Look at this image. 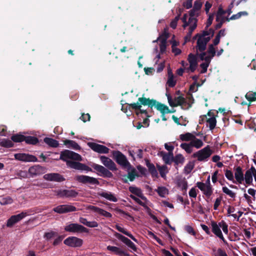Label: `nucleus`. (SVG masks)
Segmentation results:
<instances>
[{
	"label": "nucleus",
	"mask_w": 256,
	"mask_h": 256,
	"mask_svg": "<svg viewBox=\"0 0 256 256\" xmlns=\"http://www.w3.org/2000/svg\"><path fill=\"white\" fill-rule=\"evenodd\" d=\"M44 141L48 146L52 148H57L59 146L58 142L52 138H45Z\"/></svg>",
	"instance_id": "nucleus-28"
},
{
	"label": "nucleus",
	"mask_w": 256,
	"mask_h": 256,
	"mask_svg": "<svg viewBox=\"0 0 256 256\" xmlns=\"http://www.w3.org/2000/svg\"><path fill=\"white\" fill-rule=\"evenodd\" d=\"M234 177L236 182L239 184H242L244 180V174L240 166H238L235 168Z\"/></svg>",
	"instance_id": "nucleus-22"
},
{
	"label": "nucleus",
	"mask_w": 256,
	"mask_h": 256,
	"mask_svg": "<svg viewBox=\"0 0 256 256\" xmlns=\"http://www.w3.org/2000/svg\"><path fill=\"white\" fill-rule=\"evenodd\" d=\"M44 178L46 180L62 182L65 180L64 177L58 173H49L44 176Z\"/></svg>",
	"instance_id": "nucleus-17"
},
{
	"label": "nucleus",
	"mask_w": 256,
	"mask_h": 256,
	"mask_svg": "<svg viewBox=\"0 0 256 256\" xmlns=\"http://www.w3.org/2000/svg\"><path fill=\"white\" fill-rule=\"evenodd\" d=\"M130 198L134 200L136 203L139 204L140 206H143L144 208L146 209L147 210H150V208L146 206V204L143 202L140 199H139L138 198L136 197V196L131 194L130 195Z\"/></svg>",
	"instance_id": "nucleus-46"
},
{
	"label": "nucleus",
	"mask_w": 256,
	"mask_h": 256,
	"mask_svg": "<svg viewBox=\"0 0 256 256\" xmlns=\"http://www.w3.org/2000/svg\"><path fill=\"white\" fill-rule=\"evenodd\" d=\"M76 210L75 206L69 204L60 205L53 208V211L60 214L76 212Z\"/></svg>",
	"instance_id": "nucleus-13"
},
{
	"label": "nucleus",
	"mask_w": 256,
	"mask_h": 256,
	"mask_svg": "<svg viewBox=\"0 0 256 256\" xmlns=\"http://www.w3.org/2000/svg\"><path fill=\"white\" fill-rule=\"evenodd\" d=\"M169 37V34L167 32L166 29L164 28V32L160 34L157 40H154V42H156L158 40L160 41V42H163V40H164V42H166L167 39Z\"/></svg>",
	"instance_id": "nucleus-35"
},
{
	"label": "nucleus",
	"mask_w": 256,
	"mask_h": 256,
	"mask_svg": "<svg viewBox=\"0 0 256 256\" xmlns=\"http://www.w3.org/2000/svg\"><path fill=\"white\" fill-rule=\"evenodd\" d=\"M28 215L27 212H22L20 214L12 216L7 220L6 226L9 228L12 226Z\"/></svg>",
	"instance_id": "nucleus-10"
},
{
	"label": "nucleus",
	"mask_w": 256,
	"mask_h": 256,
	"mask_svg": "<svg viewBox=\"0 0 256 256\" xmlns=\"http://www.w3.org/2000/svg\"><path fill=\"white\" fill-rule=\"evenodd\" d=\"M16 160L25 162H36L38 158L34 156L24 153H18L14 155Z\"/></svg>",
	"instance_id": "nucleus-12"
},
{
	"label": "nucleus",
	"mask_w": 256,
	"mask_h": 256,
	"mask_svg": "<svg viewBox=\"0 0 256 256\" xmlns=\"http://www.w3.org/2000/svg\"><path fill=\"white\" fill-rule=\"evenodd\" d=\"M78 194V192L74 190H60L57 192V196L62 198H74L76 197Z\"/></svg>",
	"instance_id": "nucleus-16"
},
{
	"label": "nucleus",
	"mask_w": 256,
	"mask_h": 256,
	"mask_svg": "<svg viewBox=\"0 0 256 256\" xmlns=\"http://www.w3.org/2000/svg\"><path fill=\"white\" fill-rule=\"evenodd\" d=\"M206 52H208L210 54L208 56H210L211 59L216 55V50L212 44H210L208 46V50Z\"/></svg>",
	"instance_id": "nucleus-53"
},
{
	"label": "nucleus",
	"mask_w": 256,
	"mask_h": 256,
	"mask_svg": "<svg viewBox=\"0 0 256 256\" xmlns=\"http://www.w3.org/2000/svg\"><path fill=\"white\" fill-rule=\"evenodd\" d=\"M207 44L202 40V38L198 37L196 42V50L199 52H204L206 48Z\"/></svg>",
	"instance_id": "nucleus-25"
},
{
	"label": "nucleus",
	"mask_w": 256,
	"mask_h": 256,
	"mask_svg": "<svg viewBox=\"0 0 256 256\" xmlns=\"http://www.w3.org/2000/svg\"><path fill=\"white\" fill-rule=\"evenodd\" d=\"M212 154V150H210V146L208 145L202 149L194 152L192 155L194 158H196L200 162L206 161Z\"/></svg>",
	"instance_id": "nucleus-4"
},
{
	"label": "nucleus",
	"mask_w": 256,
	"mask_h": 256,
	"mask_svg": "<svg viewBox=\"0 0 256 256\" xmlns=\"http://www.w3.org/2000/svg\"><path fill=\"white\" fill-rule=\"evenodd\" d=\"M194 162H190L186 166H184V170L185 173L188 174H190L192 170L194 169Z\"/></svg>",
	"instance_id": "nucleus-48"
},
{
	"label": "nucleus",
	"mask_w": 256,
	"mask_h": 256,
	"mask_svg": "<svg viewBox=\"0 0 256 256\" xmlns=\"http://www.w3.org/2000/svg\"><path fill=\"white\" fill-rule=\"evenodd\" d=\"M180 146L188 154H190L192 151V146L191 142L190 144L182 143Z\"/></svg>",
	"instance_id": "nucleus-47"
},
{
	"label": "nucleus",
	"mask_w": 256,
	"mask_h": 256,
	"mask_svg": "<svg viewBox=\"0 0 256 256\" xmlns=\"http://www.w3.org/2000/svg\"><path fill=\"white\" fill-rule=\"evenodd\" d=\"M244 180H245V182L247 184H252L253 181L252 175V171H250V168L244 174Z\"/></svg>",
	"instance_id": "nucleus-31"
},
{
	"label": "nucleus",
	"mask_w": 256,
	"mask_h": 256,
	"mask_svg": "<svg viewBox=\"0 0 256 256\" xmlns=\"http://www.w3.org/2000/svg\"><path fill=\"white\" fill-rule=\"evenodd\" d=\"M66 232L72 233H88L89 230L82 225L76 223H72L64 227Z\"/></svg>",
	"instance_id": "nucleus-7"
},
{
	"label": "nucleus",
	"mask_w": 256,
	"mask_h": 256,
	"mask_svg": "<svg viewBox=\"0 0 256 256\" xmlns=\"http://www.w3.org/2000/svg\"><path fill=\"white\" fill-rule=\"evenodd\" d=\"M156 102V100L150 99V98L142 96L139 98L137 102L136 103L126 104H128L129 110L132 109L136 110H140V108H142V105L144 106H147L152 108Z\"/></svg>",
	"instance_id": "nucleus-3"
},
{
	"label": "nucleus",
	"mask_w": 256,
	"mask_h": 256,
	"mask_svg": "<svg viewBox=\"0 0 256 256\" xmlns=\"http://www.w3.org/2000/svg\"><path fill=\"white\" fill-rule=\"evenodd\" d=\"M157 168L160 172V176L163 178H165L166 174L168 172L166 171L167 166L164 165L162 166L157 165Z\"/></svg>",
	"instance_id": "nucleus-51"
},
{
	"label": "nucleus",
	"mask_w": 256,
	"mask_h": 256,
	"mask_svg": "<svg viewBox=\"0 0 256 256\" xmlns=\"http://www.w3.org/2000/svg\"><path fill=\"white\" fill-rule=\"evenodd\" d=\"M112 154L114 159L120 166L124 168L131 166L126 156L120 151L113 150Z\"/></svg>",
	"instance_id": "nucleus-6"
},
{
	"label": "nucleus",
	"mask_w": 256,
	"mask_h": 256,
	"mask_svg": "<svg viewBox=\"0 0 256 256\" xmlns=\"http://www.w3.org/2000/svg\"><path fill=\"white\" fill-rule=\"evenodd\" d=\"M12 199L8 196H7L5 198H2L0 200V204L1 205H6L8 204H10L12 202Z\"/></svg>",
	"instance_id": "nucleus-54"
},
{
	"label": "nucleus",
	"mask_w": 256,
	"mask_h": 256,
	"mask_svg": "<svg viewBox=\"0 0 256 256\" xmlns=\"http://www.w3.org/2000/svg\"><path fill=\"white\" fill-rule=\"evenodd\" d=\"M180 139L182 141H190L195 138V136L192 134L186 132L180 136Z\"/></svg>",
	"instance_id": "nucleus-37"
},
{
	"label": "nucleus",
	"mask_w": 256,
	"mask_h": 256,
	"mask_svg": "<svg viewBox=\"0 0 256 256\" xmlns=\"http://www.w3.org/2000/svg\"><path fill=\"white\" fill-rule=\"evenodd\" d=\"M200 54H198V51L196 50V55L198 56L201 60H204V62H208L209 61H211V58L208 56H206V52H201Z\"/></svg>",
	"instance_id": "nucleus-41"
},
{
	"label": "nucleus",
	"mask_w": 256,
	"mask_h": 256,
	"mask_svg": "<svg viewBox=\"0 0 256 256\" xmlns=\"http://www.w3.org/2000/svg\"><path fill=\"white\" fill-rule=\"evenodd\" d=\"M0 145L2 147L10 148L12 147L14 144L12 140L4 138L0 142Z\"/></svg>",
	"instance_id": "nucleus-42"
},
{
	"label": "nucleus",
	"mask_w": 256,
	"mask_h": 256,
	"mask_svg": "<svg viewBox=\"0 0 256 256\" xmlns=\"http://www.w3.org/2000/svg\"><path fill=\"white\" fill-rule=\"evenodd\" d=\"M107 250L120 256H130V254L128 252L116 246H107Z\"/></svg>",
	"instance_id": "nucleus-21"
},
{
	"label": "nucleus",
	"mask_w": 256,
	"mask_h": 256,
	"mask_svg": "<svg viewBox=\"0 0 256 256\" xmlns=\"http://www.w3.org/2000/svg\"><path fill=\"white\" fill-rule=\"evenodd\" d=\"M215 256H228V255L224 250L219 248L215 254Z\"/></svg>",
	"instance_id": "nucleus-64"
},
{
	"label": "nucleus",
	"mask_w": 256,
	"mask_h": 256,
	"mask_svg": "<svg viewBox=\"0 0 256 256\" xmlns=\"http://www.w3.org/2000/svg\"><path fill=\"white\" fill-rule=\"evenodd\" d=\"M186 231L192 236H196V232L194 230V228L190 226H186L184 228Z\"/></svg>",
	"instance_id": "nucleus-63"
},
{
	"label": "nucleus",
	"mask_w": 256,
	"mask_h": 256,
	"mask_svg": "<svg viewBox=\"0 0 256 256\" xmlns=\"http://www.w3.org/2000/svg\"><path fill=\"white\" fill-rule=\"evenodd\" d=\"M100 160L102 164L108 168L94 163L91 164V166L96 171L98 172V175L104 178H112L113 174L109 170L116 171L118 168L115 163L109 158L104 156H100Z\"/></svg>",
	"instance_id": "nucleus-2"
},
{
	"label": "nucleus",
	"mask_w": 256,
	"mask_h": 256,
	"mask_svg": "<svg viewBox=\"0 0 256 256\" xmlns=\"http://www.w3.org/2000/svg\"><path fill=\"white\" fill-rule=\"evenodd\" d=\"M134 156L136 155L138 158L142 159L143 158V151L142 150L136 148H134Z\"/></svg>",
	"instance_id": "nucleus-62"
},
{
	"label": "nucleus",
	"mask_w": 256,
	"mask_h": 256,
	"mask_svg": "<svg viewBox=\"0 0 256 256\" xmlns=\"http://www.w3.org/2000/svg\"><path fill=\"white\" fill-rule=\"evenodd\" d=\"M114 235L116 238L120 240L132 250L135 252L136 251L137 248L136 245L128 238L116 232H115Z\"/></svg>",
	"instance_id": "nucleus-18"
},
{
	"label": "nucleus",
	"mask_w": 256,
	"mask_h": 256,
	"mask_svg": "<svg viewBox=\"0 0 256 256\" xmlns=\"http://www.w3.org/2000/svg\"><path fill=\"white\" fill-rule=\"evenodd\" d=\"M28 215L27 212H22L20 214L12 216L7 220L6 226L9 228L12 226Z\"/></svg>",
	"instance_id": "nucleus-9"
},
{
	"label": "nucleus",
	"mask_w": 256,
	"mask_h": 256,
	"mask_svg": "<svg viewBox=\"0 0 256 256\" xmlns=\"http://www.w3.org/2000/svg\"><path fill=\"white\" fill-rule=\"evenodd\" d=\"M60 158L66 162L67 166L70 168L80 170L92 171V168L84 164L80 163L78 162L68 160V159H72L78 161H81L82 160V156L80 154L72 151L68 150H62L60 152Z\"/></svg>",
	"instance_id": "nucleus-1"
},
{
	"label": "nucleus",
	"mask_w": 256,
	"mask_h": 256,
	"mask_svg": "<svg viewBox=\"0 0 256 256\" xmlns=\"http://www.w3.org/2000/svg\"><path fill=\"white\" fill-rule=\"evenodd\" d=\"M196 55L192 53L188 54V61L190 63V64H196L198 65V62H197V58H196Z\"/></svg>",
	"instance_id": "nucleus-52"
},
{
	"label": "nucleus",
	"mask_w": 256,
	"mask_h": 256,
	"mask_svg": "<svg viewBox=\"0 0 256 256\" xmlns=\"http://www.w3.org/2000/svg\"><path fill=\"white\" fill-rule=\"evenodd\" d=\"M58 236V233L57 232L51 230L50 232H45L44 235V238L46 240H50L52 238H56Z\"/></svg>",
	"instance_id": "nucleus-39"
},
{
	"label": "nucleus",
	"mask_w": 256,
	"mask_h": 256,
	"mask_svg": "<svg viewBox=\"0 0 256 256\" xmlns=\"http://www.w3.org/2000/svg\"><path fill=\"white\" fill-rule=\"evenodd\" d=\"M64 144L68 148H71L74 150H80V146L74 141L70 140H66L64 141Z\"/></svg>",
	"instance_id": "nucleus-26"
},
{
	"label": "nucleus",
	"mask_w": 256,
	"mask_h": 256,
	"mask_svg": "<svg viewBox=\"0 0 256 256\" xmlns=\"http://www.w3.org/2000/svg\"><path fill=\"white\" fill-rule=\"evenodd\" d=\"M210 62V61L208 62H204L200 64V67L202 68V70L200 72L201 74L206 73L207 72L208 68L209 66V64Z\"/></svg>",
	"instance_id": "nucleus-59"
},
{
	"label": "nucleus",
	"mask_w": 256,
	"mask_h": 256,
	"mask_svg": "<svg viewBox=\"0 0 256 256\" xmlns=\"http://www.w3.org/2000/svg\"><path fill=\"white\" fill-rule=\"evenodd\" d=\"M64 238V236H58L56 237V238L52 242V245L54 246H56L58 245H59L62 242Z\"/></svg>",
	"instance_id": "nucleus-61"
},
{
	"label": "nucleus",
	"mask_w": 256,
	"mask_h": 256,
	"mask_svg": "<svg viewBox=\"0 0 256 256\" xmlns=\"http://www.w3.org/2000/svg\"><path fill=\"white\" fill-rule=\"evenodd\" d=\"M191 144H192V147L194 146L197 148H201L204 144L202 140L196 138L194 140H192Z\"/></svg>",
	"instance_id": "nucleus-49"
},
{
	"label": "nucleus",
	"mask_w": 256,
	"mask_h": 256,
	"mask_svg": "<svg viewBox=\"0 0 256 256\" xmlns=\"http://www.w3.org/2000/svg\"><path fill=\"white\" fill-rule=\"evenodd\" d=\"M222 190L223 192L228 195L231 198H234L236 196V193L229 190L226 186H223Z\"/></svg>",
	"instance_id": "nucleus-50"
},
{
	"label": "nucleus",
	"mask_w": 256,
	"mask_h": 256,
	"mask_svg": "<svg viewBox=\"0 0 256 256\" xmlns=\"http://www.w3.org/2000/svg\"><path fill=\"white\" fill-rule=\"evenodd\" d=\"M180 14H178V16H176L174 19H173L172 22L170 23V26L173 28L176 29L177 26V23L178 20L180 18Z\"/></svg>",
	"instance_id": "nucleus-57"
},
{
	"label": "nucleus",
	"mask_w": 256,
	"mask_h": 256,
	"mask_svg": "<svg viewBox=\"0 0 256 256\" xmlns=\"http://www.w3.org/2000/svg\"><path fill=\"white\" fill-rule=\"evenodd\" d=\"M246 98L252 102L256 100V92H249L245 95Z\"/></svg>",
	"instance_id": "nucleus-44"
},
{
	"label": "nucleus",
	"mask_w": 256,
	"mask_h": 256,
	"mask_svg": "<svg viewBox=\"0 0 256 256\" xmlns=\"http://www.w3.org/2000/svg\"><path fill=\"white\" fill-rule=\"evenodd\" d=\"M45 168L40 165H35L31 166L28 169V172L32 176L40 175L45 172Z\"/></svg>",
	"instance_id": "nucleus-19"
},
{
	"label": "nucleus",
	"mask_w": 256,
	"mask_h": 256,
	"mask_svg": "<svg viewBox=\"0 0 256 256\" xmlns=\"http://www.w3.org/2000/svg\"><path fill=\"white\" fill-rule=\"evenodd\" d=\"M206 122L209 124V128L210 130H213L216 124V117H212L206 118Z\"/></svg>",
	"instance_id": "nucleus-43"
},
{
	"label": "nucleus",
	"mask_w": 256,
	"mask_h": 256,
	"mask_svg": "<svg viewBox=\"0 0 256 256\" xmlns=\"http://www.w3.org/2000/svg\"><path fill=\"white\" fill-rule=\"evenodd\" d=\"M158 110H159L162 115L166 114V111L168 110V107L166 105L158 102L156 100L155 104L154 106Z\"/></svg>",
	"instance_id": "nucleus-27"
},
{
	"label": "nucleus",
	"mask_w": 256,
	"mask_h": 256,
	"mask_svg": "<svg viewBox=\"0 0 256 256\" xmlns=\"http://www.w3.org/2000/svg\"><path fill=\"white\" fill-rule=\"evenodd\" d=\"M196 185L206 198H209L212 194L213 188L210 184V176L208 177L206 183L198 182H197Z\"/></svg>",
	"instance_id": "nucleus-5"
},
{
	"label": "nucleus",
	"mask_w": 256,
	"mask_h": 256,
	"mask_svg": "<svg viewBox=\"0 0 256 256\" xmlns=\"http://www.w3.org/2000/svg\"><path fill=\"white\" fill-rule=\"evenodd\" d=\"M225 176L226 178L232 181L234 183H236L235 180H234V177L232 172L228 170H225Z\"/></svg>",
	"instance_id": "nucleus-56"
},
{
	"label": "nucleus",
	"mask_w": 256,
	"mask_h": 256,
	"mask_svg": "<svg viewBox=\"0 0 256 256\" xmlns=\"http://www.w3.org/2000/svg\"><path fill=\"white\" fill-rule=\"evenodd\" d=\"M136 176V170L134 168H133L131 172H128V178L130 182H132L134 180Z\"/></svg>",
	"instance_id": "nucleus-60"
},
{
	"label": "nucleus",
	"mask_w": 256,
	"mask_h": 256,
	"mask_svg": "<svg viewBox=\"0 0 256 256\" xmlns=\"http://www.w3.org/2000/svg\"><path fill=\"white\" fill-rule=\"evenodd\" d=\"M199 11H197L196 10H195L194 8H192V9H191L190 12H189V14H190V18H189V21H190V22H194H194L195 20H196V24H197V22H198V20L196 18H194V16H199Z\"/></svg>",
	"instance_id": "nucleus-29"
},
{
	"label": "nucleus",
	"mask_w": 256,
	"mask_h": 256,
	"mask_svg": "<svg viewBox=\"0 0 256 256\" xmlns=\"http://www.w3.org/2000/svg\"><path fill=\"white\" fill-rule=\"evenodd\" d=\"M160 155L162 158L164 162V163L166 164H170L172 162H173L172 159L167 155V153L164 152H160Z\"/></svg>",
	"instance_id": "nucleus-45"
},
{
	"label": "nucleus",
	"mask_w": 256,
	"mask_h": 256,
	"mask_svg": "<svg viewBox=\"0 0 256 256\" xmlns=\"http://www.w3.org/2000/svg\"><path fill=\"white\" fill-rule=\"evenodd\" d=\"M146 166L148 168L149 172L152 174V177L158 178V173L154 165L153 164L150 163L148 160H146Z\"/></svg>",
	"instance_id": "nucleus-24"
},
{
	"label": "nucleus",
	"mask_w": 256,
	"mask_h": 256,
	"mask_svg": "<svg viewBox=\"0 0 256 256\" xmlns=\"http://www.w3.org/2000/svg\"><path fill=\"white\" fill-rule=\"evenodd\" d=\"M197 26V24H196V21L194 22V23L192 26H190L189 28V30L186 36L185 37V40L186 42L190 41L191 38V36L192 34V32L196 28Z\"/></svg>",
	"instance_id": "nucleus-36"
},
{
	"label": "nucleus",
	"mask_w": 256,
	"mask_h": 256,
	"mask_svg": "<svg viewBox=\"0 0 256 256\" xmlns=\"http://www.w3.org/2000/svg\"><path fill=\"white\" fill-rule=\"evenodd\" d=\"M75 180L84 184H100L97 178L84 175H78L75 177Z\"/></svg>",
	"instance_id": "nucleus-8"
},
{
	"label": "nucleus",
	"mask_w": 256,
	"mask_h": 256,
	"mask_svg": "<svg viewBox=\"0 0 256 256\" xmlns=\"http://www.w3.org/2000/svg\"><path fill=\"white\" fill-rule=\"evenodd\" d=\"M128 190L131 193L140 198L142 200H147L146 198L144 195L140 188L134 186H130L128 188Z\"/></svg>",
	"instance_id": "nucleus-20"
},
{
	"label": "nucleus",
	"mask_w": 256,
	"mask_h": 256,
	"mask_svg": "<svg viewBox=\"0 0 256 256\" xmlns=\"http://www.w3.org/2000/svg\"><path fill=\"white\" fill-rule=\"evenodd\" d=\"M166 96H167L168 102L170 106L176 107L178 106H182V104H187L186 99L182 96L176 97L174 98V100H173L170 94H166Z\"/></svg>",
	"instance_id": "nucleus-11"
},
{
	"label": "nucleus",
	"mask_w": 256,
	"mask_h": 256,
	"mask_svg": "<svg viewBox=\"0 0 256 256\" xmlns=\"http://www.w3.org/2000/svg\"><path fill=\"white\" fill-rule=\"evenodd\" d=\"M25 136L21 134H14L11 137V140L15 142H24Z\"/></svg>",
	"instance_id": "nucleus-38"
},
{
	"label": "nucleus",
	"mask_w": 256,
	"mask_h": 256,
	"mask_svg": "<svg viewBox=\"0 0 256 256\" xmlns=\"http://www.w3.org/2000/svg\"><path fill=\"white\" fill-rule=\"evenodd\" d=\"M98 194L100 196L103 197L110 201L113 202H116L118 201L117 198L111 192H98Z\"/></svg>",
	"instance_id": "nucleus-23"
},
{
	"label": "nucleus",
	"mask_w": 256,
	"mask_h": 256,
	"mask_svg": "<svg viewBox=\"0 0 256 256\" xmlns=\"http://www.w3.org/2000/svg\"><path fill=\"white\" fill-rule=\"evenodd\" d=\"M185 158L181 154H178L174 156L173 158V162H174L175 166H178L179 164H182L184 162Z\"/></svg>",
	"instance_id": "nucleus-34"
},
{
	"label": "nucleus",
	"mask_w": 256,
	"mask_h": 256,
	"mask_svg": "<svg viewBox=\"0 0 256 256\" xmlns=\"http://www.w3.org/2000/svg\"><path fill=\"white\" fill-rule=\"evenodd\" d=\"M24 142L27 144L35 145L38 142V139L34 136H25Z\"/></svg>",
	"instance_id": "nucleus-33"
},
{
	"label": "nucleus",
	"mask_w": 256,
	"mask_h": 256,
	"mask_svg": "<svg viewBox=\"0 0 256 256\" xmlns=\"http://www.w3.org/2000/svg\"><path fill=\"white\" fill-rule=\"evenodd\" d=\"M176 80H174V75L171 71L168 72V80L166 82V85L170 88L174 87L176 84Z\"/></svg>",
	"instance_id": "nucleus-30"
},
{
	"label": "nucleus",
	"mask_w": 256,
	"mask_h": 256,
	"mask_svg": "<svg viewBox=\"0 0 256 256\" xmlns=\"http://www.w3.org/2000/svg\"><path fill=\"white\" fill-rule=\"evenodd\" d=\"M211 226L212 231L216 236L222 232V230L216 222L212 221L211 222Z\"/></svg>",
	"instance_id": "nucleus-40"
},
{
	"label": "nucleus",
	"mask_w": 256,
	"mask_h": 256,
	"mask_svg": "<svg viewBox=\"0 0 256 256\" xmlns=\"http://www.w3.org/2000/svg\"><path fill=\"white\" fill-rule=\"evenodd\" d=\"M156 192L160 196L164 197L167 194L168 190L165 187L161 186L158 188Z\"/></svg>",
	"instance_id": "nucleus-55"
},
{
	"label": "nucleus",
	"mask_w": 256,
	"mask_h": 256,
	"mask_svg": "<svg viewBox=\"0 0 256 256\" xmlns=\"http://www.w3.org/2000/svg\"><path fill=\"white\" fill-rule=\"evenodd\" d=\"M177 186L180 188L183 192V194H186V190L188 188V182L184 180H180L178 182Z\"/></svg>",
	"instance_id": "nucleus-32"
},
{
	"label": "nucleus",
	"mask_w": 256,
	"mask_h": 256,
	"mask_svg": "<svg viewBox=\"0 0 256 256\" xmlns=\"http://www.w3.org/2000/svg\"><path fill=\"white\" fill-rule=\"evenodd\" d=\"M83 241L82 239L75 236H70L66 238L64 243L71 247H80L82 244Z\"/></svg>",
	"instance_id": "nucleus-14"
},
{
	"label": "nucleus",
	"mask_w": 256,
	"mask_h": 256,
	"mask_svg": "<svg viewBox=\"0 0 256 256\" xmlns=\"http://www.w3.org/2000/svg\"><path fill=\"white\" fill-rule=\"evenodd\" d=\"M248 12H240L236 14H233L230 19L232 20H234L240 18L242 16H247Z\"/></svg>",
	"instance_id": "nucleus-58"
},
{
	"label": "nucleus",
	"mask_w": 256,
	"mask_h": 256,
	"mask_svg": "<svg viewBox=\"0 0 256 256\" xmlns=\"http://www.w3.org/2000/svg\"><path fill=\"white\" fill-rule=\"evenodd\" d=\"M89 147L94 151L99 154H108L110 149L106 146L95 142H88Z\"/></svg>",
	"instance_id": "nucleus-15"
}]
</instances>
